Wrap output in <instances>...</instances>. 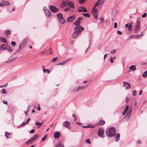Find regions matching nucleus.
Masks as SVG:
<instances>
[{
	"label": "nucleus",
	"mask_w": 147,
	"mask_h": 147,
	"mask_svg": "<svg viewBox=\"0 0 147 147\" xmlns=\"http://www.w3.org/2000/svg\"><path fill=\"white\" fill-rule=\"evenodd\" d=\"M74 32L72 34V37L74 38H76L82 31L84 30V28L81 26H76L74 28Z\"/></svg>",
	"instance_id": "1"
},
{
	"label": "nucleus",
	"mask_w": 147,
	"mask_h": 147,
	"mask_svg": "<svg viewBox=\"0 0 147 147\" xmlns=\"http://www.w3.org/2000/svg\"><path fill=\"white\" fill-rule=\"evenodd\" d=\"M116 133L115 128L114 127L108 128L106 132V135L108 137L111 138L114 136Z\"/></svg>",
	"instance_id": "2"
},
{
	"label": "nucleus",
	"mask_w": 147,
	"mask_h": 147,
	"mask_svg": "<svg viewBox=\"0 0 147 147\" xmlns=\"http://www.w3.org/2000/svg\"><path fill=\"white\" fill-rule=\"evenodd\" d=\"M141 18L140 17H138L137 18L135 25L134 27V32L137 33L139 32L140 28V20Z\"/></svg>",
	"instance_id": "3"
},
{
	"label": "nucleus",
	"mask_w": 147,
	"mask_h": 147,
	"mask_svg": "<svg viewBox=\"0 0 147 147\" xmlns=\"http://www.w3.org/2000/svg\"><path fill=\"white\" fill-rule=\"evenodd\" d=\"M58 20L60 23L63 24L66 22L65 20L63 18V15L61 13H59L57 15Z\"/></svg>",
	"instance_id": "4"
},
{
	"label": "nucleus",
	"mask_w": 147,
	"mask_h": 147,
	"mask_svg": "<svg viewBox=\"0 0 147 147\" xmlns=\"http://www.w3.org/2000/svg\"><path fill=\"white\" fill-rule=\"evenodd\" d=\"M95 7H94H94L92 8V12L94 18L96 19H97L98 14V9L95 8Z\"/></svg>",
	"instance_id": "5"
},
{
	"label": "nucleus",
	"mask_w": 147,
	"mask_h": 147,
	"mask_svg": "<svg viewBox=\"0 0 147 147\" xmlns=\"http://www.w3.org/2000/svg\"><path fill=\"white\" fill-rule=\"evenodd\" d=\"M28 38H24L22 41V42L20 43L19 45V48H20V50L24 48L26 44L27 41L28 40Z\"/></svg>",
	"instance_id": "6"
},
{
	"label": "nucleus",
	"mask_w": 147,
	"mask_h": 147,
	"mask_svg": "<svg viewBox=\"0 0 147 147\" xmlns=\"http://www.w3.org/2000/svg\"><path fill=\"white\" fill-rule=\"evenodd\" d=\"M86 88L84 86H77L74 88L72 90V91L74 92H78L79 90H84Z\"/></svg>",
	"instance_id": "7"
},
{
	"label": "nucleus",
	"mask_w": 147,
	"mask_h": 147,
	"mask_svg": "<svg viewBox=\"0 0 147 147\" xmlns=\"http://www.w3.org/2000/svg\"><path fill=\"white\" fill-rule=\"evenodd\" d=\"M51 11L54 13H56L59 11V9L54 5H51L49 6Z\"/></svg>",
	"instance_id": "8"
},
{
	"label": "nucleus",
	"mask_w": 147,
	"mask_h": 147,
	"mask_svg": "<svg viewBox=\"0 0 147 147\" xmlns=\"http://www.w3.org/2000/svg\"><path fill=\"white\" fill-rule=\"evenodd\" d=\"M104 2V1L103 0H98L94 5V7H96L97 6H98L99 7H101L103 4Z\"/></svg>",
	"instance_id": "9"
},
{
	"label": "nucleus",
	"mask_w": 147,
	"mask_h": 147,
	"mask_svg": "<svg viewBox=\"0 0 147 147\" xmlns=\"http://www.w3.org/2000/svg\"><path fill=\"white\" fill-rule=\"evenodd\" d=\"M104 129L101 128H99L98 130V135L100 136L101 137H102L103 138L105 137V136L103 134V133L104 132Z\"/></svg>",
	"instance_id": "10"
},
{
	"label": "nucleus",
	"mask_w": 147,
	"mask_h": 147,
	"mask_svg": "<svg viewBox=\"0 0 147 147\" xmlns=\"http://www.w3.org/2000/svg\"><path fill=\"white\" fill-rule=\"evenodd\" d=\"M143 35V33L142 32L140 34H137L136 35H131L129 36V37L130 38H138L142 37Z\"/></svg>",
	"instance_id": "11"
},
{
	"label": "nucleus",
	"mask_w": 147,
	"mask_h": 147,
	"mask_svg": "<svg viewBox=\"0 0 147 147\" xmlns=\"http://www.w3.org/2000/svg\"><path fill=\"white\" fill-rule=\"evenodd\" d=\"M123 85L124 87H125L126 90L130 89L131 88V86L130 84L128 82L124 81L123 82Z\"/></svg>",
	"instance_id": "12"
},
{
	"label": "nucleus",
	"mask_w": 147,
	"mask_h": 147,
	"mask_svg": "<svg viewBox=\"0 0 147 147\" xmlns=\"http://www.w3.org/2000/svg\"><path fill=\"white\" fill-rule=\"evenodd\" d=\"M83 18L81 17L78 18L76 20V21L74 22V24L75 26H79L81 23V20H83Z\"/></svg>",
	"instance_id": "13"
},
{
	"label": "nucleus",
	"mask_w": 147,
	"mask_h": 147,
	"mask_svg": "<svg viewBox=\"0 0 147 147\" xmlns=\"http://www.w3.org/2000/svg\"><path fill=\"white\" fill-rule=\"evenodd\" d=\"M44 9L46 16L48 18L51 17L52 14L45 7Z\"/></svg>",
	"instance_id": "14"
},
{
	"label": "nucleus",
	"mask_w": 147,
	"mask_h": 147,
	"mask_svg": "<svg viewBox=\"0 0 147 147\" xmlns=\"http://www.w3.org/2000/svg\"><path fill=\"white\" fill-rule=\"evenodd\" d=\"M68 2V0H63L62 1V3L61 4V7L63 8L67 5Z\"/></svg>",
	"instance_id": "15"
},
{
	"label": "nucleus",
	"mask_w": 147,
	"mask_h": 147,
	"mask_svg": "<svg viewBox=\"0 0 147 147\" xmlns=\"http://www.w3.org/2000/svg\"><path fill=\"white\" fill-rule=\"evenodd\" d=\"M63 125L66 128H68L69 129H70L71 127H69L70 125V123L67 121H65L63 123Z\"/></svg>",
	"instance_id": "16"
},
{
	"label": "nucleus",
	"mask_w": 147,
	"mask_h": 147,
	"mask_svg": "<svg viewBox=\"0 0 147 147\" xmlns=\"http://www.w3.org/2000/svg\"><path fill=\"white\" fill-rule=\"evenodd\" d=\"M76 18V17L75 15L71 16L67 18V21L68 22H71L75 19Z\"/></svg>",
	"instance_id": "17"
},
{
	"label": "nucleus",
	"mask_w": 147,
	"mask_h": 147,
	"mask_svg": "<svg viewBox=\"0 0 147 147\" xmlns=\"http://www.w3.org/2000/svg\"><path fill=\"white\" fill-rule=\"evenodd\" d=\"M61 135L59 131H57L54 134L53 137L55 139H58L60 137Z\"/></svg>",
	"instance_id": "18"
},
{
	"label": "nucleus",
	"mask_w": 147,
	"mask_h": 147,
	"mask_svg": "<svg viewBox=\"0 0 147 147\" xmlns=\"http://www.w3.org/2000/svg\"><path fill=\"white\" fill-rule=\"evenodd\" d=\"M132 111V108L131 107V106L129 108V109L127 113L126 116H128V117H129L131 116V113Z\"/></svg>",
	"instance_id": "19"
},
{
	"label": "nucleus",
	"mask_w": 147,
	"mask_h": 147,
	"mask_svg": "<svg viewBox=\"0 0 147 147\" xmlns=\"http://www.w3.org/2000/svg\"><path fill=\"white\" fill-rule=\"evenodd\" d=\"M7 47V45L5 44H3L0 47V51H1L3 50H6Z\"/></svg>",
	"instance_id": "20"
},
{
	"label": "nucleus",
	"mask_w": 147,
	"mask_h": 147,
	"mask_svg": "<svg viewBox=\"0 0 147 147\" xmlns=\"http://www.w3.org/2000/svg\"><path fill=\"white\" fill-rule=\"evenodd\" d=\"M82 9H77L78 11V12H80L82 11H83L84 12H86L87 11V10L86 8L84 7V6H82Z\"/></svg>",
	"instance_id": "21"
},
{
	"label": "nucleus",
	"mask_w": 147,
	"mask_h": 147,
	"mask_svg": "<svg viewBox=\"0 0 147 147\" xmlns=\"http://www.w3.org/2000/svg\"><path fill=\"white\" fill-rule=\"evenodd\" d=\"M120 137V135L119 133H117L116 136H115V141L116 142H118Z\"/></svg>",
	"instance_id": "22"
},
{
	"label": "nucleus",
	"mask_w": 147,
	"mask_h": 147,
	"mask_svg": "<svg viewBox=\"0 0 147 147\" xmlns=\"http://www.w3.org/2000/svg\"><path fill=\"white\" fill-rule=\"evenodd\" d=\"M129 108V106L128 105H127L125 109L123 111V112L122 113L123 115H124L126 112H127L128 109Z\"/></svg>",
	"instance_id": "23"
},
{
	"label": "nucleus",
	"mask_w": 147,
	"mask_h": 147,
	"mask_svg": "<svg viewBox=\"0 0 147 147\" xmlns=\"http://www.w3.org/2000/svg\"><path fill=\"white\" fill-rule=\"evenodd\" d=\"M67 5L70 7L73 8H74V3L70 1L69 0Z\"/></svg>",
	"instance_id": "24"
},
{
	"label": "nucleus",
	"mask_w": 147,
	"mask_h": 147,
	"mask_svg": "<svg viewBox=\"0 0 147 147\" xmlns=\"http://www.w3.org/2000/svg\"><path fill=\"white\" fill-rule=\"evenodd\" d=\"M129 25L127 27L128 30L129 32H130L132 30V22H131L130 23H129Z\"/></svg>",
	"instance_id": "25"
},
{
	"label": "nucleus",
	"mask_w": 147,
	"mask_h": 147,
	"mask_svg": "<svg viewBox=\"0 0 147 147\" xmlns=\"http://www.w3.org/2000/svg\"><path fill=\"white\" fill-rule=\"evenodd\" d=\"M34 142V141L31 138H30V139H29L26 142V143L27 144L29 145L30 144Z\"/></svg>",
	"instance_id": "26"
},
{
	"label": "nucleus",
	"mask_w": 147,
	"mask_h": 147,
	"mask_svg": "<svg viewBox=\"0 0 147 147\" xmlns=\"http://www.w3.org/2000/svg\"><path fill=\"white\" fill-rule=\"evenodd\" d=\"M105 123V121L103 120H100V121L97 123V125H103Z\"/></svg>",
	"instance_id": "27"
},
{
	"label": "nucleus",
	"mask_w": 147,
	"mask_h": 147,
	"mask_svg": "<svg viewBox=\"0 0 147 147\" xmlns=\"http://www.w3.org/2000/svg\"><path fill=\"white\" fill-rule=\"evenodd\" d=\"M4 33L7 36H8L11 34V32L9 30H7L4 32Z\"/></svg>",
	"instance_id": "28"
},
{
	"label": "nucleus",
	"mask_w": 147,
	"mask_h": 147,
	"mask_svg": "<svg viewBox=\"0 0 147 147\" xmlns=\"http://www.w3.org/2000/svg\"><path fill=\"white\" fill-rule=\"evenodd\" d=\"M0 39L1 40H0V42H4L5 43L7 44L8 43L7 40L4 38H3L1 37H0Z\"/></svg>",
	"instance_id": "29"
},
{
	"label": "nucleus",
	"mask_w": 147,
	"mask_h": 147,
	"mask_svg": "<svg viewBox=\"0 0 147 147\" xmlns=\"http://www.w3.org/2000/svg\"><path fill=\"white\" fill-rule=\"evenodd\" d=\"M39 137V136L38 134H36L34 135V136L32 138H31L34 142Z\"/></svg>",
	"instance_id": "30"
},
{
	"label": "nucleus",
	"mask_w": 147,
	"mask_h": 147,
	"mask_svg": "<svg viewBox=\"0 0 147 147\" xmlns=\"http://www.w3.org/2000/svg\"><path fill=\"white\" fill-rule=\"evenodd\" d=\"M55 147H64V146L61 142H59L58 144L56 145Z\"/></svg>",
	"instance_id": "31"
},
{
	"label": "nucleus",
	"mask_w": 147,
	"mask_h": 147,
	"mask_svg": "<svg viewBox=\"0 0 147 147\" xmlns=\"http://www.w3.org/2000/svg\"><path fill=\"white\" fill-rule=\"evenodd\" d=\"M129 69H131L134 71H135L136 69V68L134 65H132L130 66L129 68Z\"/></svg>",
	"instance_id": "32"
},
{
	"label": "nucleus",
	"mask_w": 147,
	"mask_h": 147,
	"mask_svg": "<svg viewBox=\"0 0 147 147\" xmlns=\"http://www.w3.org/2000/svg\"><path fill=\"white\" fill-rule=\"evenodd\" d=\"M81 14L84 15V16L88 18H89L90 16L89 13H81Z\"/></svg>",
	"instance_id": "33"
},
{
	"label": "nucleus",
	"mask_w": 147,
	"mask_h": 147,
	"mask_svg": "<svg viewBox=\"0 0 147 147\" xmlns=\"http://www.w3.org/2000/svg\"><path fill=\"white\" fill-rule=\"evenodd\" d=\"M6 49L8 51L11 52L12 51L13 49L11 47H9L7 45V47H6Z\"/></svg>",
	"instance_id": "34"
},
{
	"label": "nucleus",
	"mask_w": 147,
	"mask_h": 147,
	"mask_svg": "<svg viewBox=\"0 0 147 147\" xmlns=\"http://www.w3.org/2000/svg\"><path fill=\"white\" fill-rule=\"evenodd\" d=\"M35 123L36 125L39 126V127H38V128H40L42 124V123L39 122H37L36 121L35 122Z\"/></svg>",
	"instance_id": "35"
},
{
	"label": "nucleus",
	"mask_w": 147,
	"mask_h": 147,
	"mask_svg": "<svg viewBox=\"0 0 147 147\" xmlns=\"http://www.w3.org/2000/svg\"><path fill=\"white\" fill-rule=\"evenodd\" d=\"M5 136L7 138H9L8 137L10 135V134L7 131H5Z\"/></svg>",
	"instance_id": "36"
},
{
	"label": "nucleus",
	"mask_w": 147,
	"mask_h": 147,
	"mask_svg": "<svg viewBox=\"0 0 147 147\" xmlns=\"http://www.w3.org/2000/svg\"><path fill=\"white\" fill-rule=\"evenodd\" d=\"M132 95L133 96H136L137 94V92L136 90H134L132 91Z\"/></svg>",
	"instance_id": "37"
},
{
	"label": "nucleus",
	"mask_w": 147,
	"mask_h": 147,
	"mask_svg": "<svg viewBox=\"0 0 147 147\" xmlns=\"http://www.w3.org/2000/svg\"><path fill=\"white\" fill-rule=\"evenodd\" d=\"M87 127H88L89 128H94L95 127V125L88 124L87 125Z\"/></svg>",
	"instance_id": "38"
},
{
	"label": "nucleus",
	"mask_w": 147,
	"mask_h": 147,
	"mask_svg": "<svg viewBox=\"0 0 147 147\" xmlns=\"http://www.w3.org/2000/svg\"><path fill=\"white\" fill-rule=\"evenodd\" d=\"M147 75V71L144 72V73L142 74L143 77L144 78H145Z\"/></svg>",
	"instance_id": "39"
},
{
	"label": "nucleus",
	"mask_w": 147,
	"mask_h": 147,
	"mask_svg": "<svg viewBox=\"0 0 147 147\" xmlns=\"http://www.w3.org/2000/svg\"><path fill=\"white\" fill-rule=\"evenodd\" d=\"M4 3L5 6H6V5H9L10 4V3H9V2L7 1L4 2Z\"/></svg>",
	"instance_id": "40"
},
{
	"label": "nucleus",
	"mask_w": 147,
	"mask_h": 147,
	"mask_svg": "<svg viewBox=\"0 0 147 147\" xmlns=\"http://www.w3.org/2000/svg\"><path fill=\"white\" fill-rule=\"evenodd\" d=\"M47 135H45L42 138V141H45V140L46 139V138H47Z\"/></svg>",
	"instance_id": "41"
},
{
	"label": "nucleus",
	"mask_w": 147,
	"mask_h": 147,
	"mask_svg": "<svg viewBox=\"0 0 147 147\" xmlns=\"http://www.w3.org/2000/svg\"><path fill=\"white\" fill-rule=\"evenodd\" d=\"M71 59V58H69V59H67L63 61V62L64 64H65V63H66L67 62L70 61V60Z\"/></svg>",
	"instance_id": "42"
},
{
	"label": "nucleus",
	"mask_w": 147,
	"mask_h": 147,
	"mask_svg": "<svg viewBox=\"0 0 147 147\" xmlns=\"http://www.w3.org/2000/svg\"><path fill=\"white\" fill-rule=\"evenodd\" d=\"M71 59V58H69V59H67L63 61V62L64 64H65V63H66L67 62L70 61V60Z\"/></svg>",
	"instance_id": "43"
},
{
	"label": "nucleus",
	"mask_w": 147,
	"mask_h": 147,
	"mask_svg": "<svg viewBox=\"0 0 147 147\" xmlns=\"http://www.w3.org/2000/svg\"><path fill=\"white\" fill-rule=\"evenodd\" d=\"M1 92L4 94H6L7 93V92L5 91V89L4 88H3L1 90Z\"/></svg>",
	"instance_id": "44"
},
{
	"label": "nucleus",
	"mask_w": 147,
	"mask_h": 147,
	"mask_svg": "<svg viewBox=\"0 0 147 147\" xmlns=\"http://www.w3.org/2000/svg\"><path fill=\"white\" fill-rule=\"evenodd\" d=\"M85 0H79V2L80 3L83 4L85 2Z\"/></svg>",
	"instance_id": "45"
},
{
	"label": "nucleus",
	"mask_w": 147,
	"mask_h": 147,
	"mask_svg": "<svg viewBox=\"0 0 147 147\" xmlns=\"http://www.w3.org/2000/svg\"><path fill=\"white\" fill-rule=\"evenodd\" d=\"M147 16L146 13L145 12L144 13L143 15L142 16V17L143 18H145Z\"/></svg>",
	"instance_id": "46"
},
{
	"label": "nucleus",
	"mask_w": 147,
	"mask_h": 147,
	"mask_svg": "<svg viewBox=\"0 0 147 147\" xmlns=\"http://www.w3.org/2000/svg\"><path fill=\"white\" fill-rule=\"evenodd\" d=\"M16 44V42H15L12 41L11 42V44L13 47H15L14 45Z\"/></svg>",
	"instance_id": "47"
},
{
	"label": "nucleus",
	"mask_w": 147,
	"mask_h": 147,
	"mask_svg": "<svg viewBox=\"0 0 147 147\" xmlns=\"http://www.w3.org/2000/svg\"><path fill=\"white\" fill-rule=\"evenodd\" d=\"M116 51V50L114 49L113 50H112L111 51L110 53L111 54H113L115 53Z\"/></svg>",
	"instance_id": "48"
},
{
	"label": "nucleus",
	"mask_w": 147,
	"mask_h": 147,
	"mask_svg": "<svg viewBox=\"0 0 147 147\" xmlns=\"http://www.w3.org/2000/svg\"><path fill=\"white\" fill-rule=\"evenodd\" d=\"M72 116L74 118V121H76L77 119V118H76V115H74V114H73L72 115Z\"/></svg>",
	"instance_id": "49"
},
{
	"label": "nucleus",
	"mask_w": 147,
	"mask_h": 147,
	"mask_svg": "<svg viewBox=\"0 0 147 147\" xmlns=\"http://www.w3.org/2000/svg\"><path fill=\"white\" fill-rule=\"evenodd\" d=\"M16 58H12V59H10V60L9 61H6L5 62V63H6V62H8V63H10L11 62V61H13V60L15 59Z\"/></svg>",
	"instance_id": "50"
},
{
	"label": "nucleus",
	"mask_w": 147,
	"mask_h": 147,
	"mask_svg": "<svg viewBox=\"0 0 147 147\" xmlns=\"http://www.w3.org/2000/svg\"><path fill=\"white\" fill-rule=\"evenodd\" d=\"M35 132V130L34 129H32L31 130L29 131V132L30 134H32L34 133Z\"/></svg>",
	"instance_id": "51"
},
{
	"label": "nucleus",
	"mask_w": 147,
	"mask_h": 147,
	"mask_svg": "<svg viewBox=\"0 0 147 147\" xmlns=\"http://www.w3.org/2000/svg\"><path fill=\"white\" fill-rule=\"evenodd\" d=\"M129 100V97H126L125 99V101L127 103L128 102V101Z\"/></svg>",
	"instance_id": "52"
},
{
	"label": "nucleus",
	"mask_w": 147,
	"mask_h": 147,
	"mask_svg": "<svg viewBox=\"0 0 147 147\" xmlns=\"http://www.w3.org/2000/svg\"><path fill=\"white\" fill-rule=\"evenodd\" d=\"M109 60L110 61V62L111 63H113L114 62L113 61V57H111V59H110Z\"/></svg>",
	"instance_id": "53"
},
{
	"label": "nucleus",
	"mask_w": 147,
	"mask_h": 147,
	"mask_svg": "<svg viewBox=\"0 0 147 147\" xmlns=\"http://www.w3.org/2000/svg\"><path fill=\"white\" fill-rule=\"evenodd\" d=\"M30 105H28V107L27 111V112L28 113L29 112V111L30 109Z\"/></svg>",
	"instance_id": "54"
},
{
	"label": "nucleus",
	"mask_w": 147,
	"mask_h": 147,
	"mask_svg": "<svg viewBox=\"0 0 147 147\" xmlns=\"http://www.w3.org/2000/svg\"><path fill=\"white\" fill-rule=\"evenodd\" d=\"M26 124V123L25 122H23L22 123L20 124V125L21 127L24 126Z\"/></svg>",
	"instance_id": "55"
},
{
	"label": "nucleus",
	"mask_w": 147,
	"mask_h": 147,
	"mask_svg": "<svg viewBox=\"0 0 147 147\" xmlns=\"http://www.w3.org/2000/svg\"><path fill=\"white\" fill-rule=\"evenodd\" d=\"M7 85H8V84L7 83H6V84H5L4 85H2V86H0V88L2 87H7Z\"/></svg>",
	"instance_id": "56"
},
{
	"label": "nucleus",
	"mask_w": 147,
	"mask_h": 147,
	"mask_svg": "<svg viewBox=\"0 0 147 147\" xmlns=\"http://www.w3.org/2000/svg\"><path fill=\"white\" fill-rule=\"evenodd\" d=\"M57 59V57H56L53 58V59L52 60V61L53 62L55 61Z\"/></svg>",
	"instance_id": "57"
},
{
	"label": "nucleus",
	"mask_w": 147,
	"mask_h": 147,
	"mask_svg": "<svg viewBox=\"0 0 147 147\" xmlns=\"http://www.w3.org/2000/svg\"><path fill=\"white\" fill-rule=\"evenodd\" d=\"M69 10V8L68 7H66L64 11H67L68 10Z\"/></svg>",
	"instance_id": "58"
},
{
	"label": "nucleus",
	"mask_w": 147,
	"mask_h": 147,
	"mask_svg": "<svg viewBox=\"0 0 147 147\" xmlns=\"http://www.w3.org/2000/svg\"><path fill=\"white\" fill-rule=\"evenodd\" d=\"M64 63H63V62H61V63H59V64H57V65H64Z\"/></svg>",
	"instance_id": "59"
},
{
	"label": "nucleus",
	"mask_w": 147,
	"mask_h": 147,
	"mask_svg": "<svg viewBox=\"0 0 147 147\" xmlns=\"http://www.w3.org/2000/svg\"><path fill=\"white\" fill-rule=\"evenodd\" d=\"M117 34L119 35H121L122 34V32L120 31H117Z\"/></svg>",
	"instance_id": "60"
},
{
	"label": "nucleus",
	"mask_w": 147,
	"mask_h": 147,
	"mask_svg": "<svg viewBox=\"0 0 147 147\" xmlns=\"http://www.w3.org/2000/svg\"><path fill=\"white\" fill-rule=\"evenodd\" d=\"M3 102L6 105L7 104V100H3Z\"/></svg>",
	"instance_id": "61"
},
{
	"label": "nucleus",
	"mask_w": 147,
	"mask_h": 147,
	"mask_svg": "<svg viewBox=\"0 0 147 147\" xmlns=\"http://www.w3.org/2000/svg\"><path fill=\"white\" fill-rule=\"evenodd\" d=\"M86 143H90V140L89 139H88L86 140Z\"/></svg>",
	"instance_id": "62"
},
{
	"label": "nucleus",
	"mask_w": 147,
	"mask_h": 147,
	"mask_svg": "<svg viewBox=\"0 0 147 147\" xmlns=\"http://www.w3.org/2000/svg\"><path fill=\"white\" fill-rule=\"evenodd\" d=\"M137 143L138 144H140L141 143L140 140H138L137 141Z\"/></svg>",
	"instance_id": "63"
},
{
	"label": "nucleus",
	"mask_w": 147,
	"mask_h": 147,
	"mask_svg": "<svg viewBox=\"0 0 147 147\" xmlns=\"http://www.w3.org/2000/svg\"><path fill=\"white\" fill-rule=\"evenodd\" d=\"M142 90H140L139 95H141L142 93Z\"/></svg>",
	"instance_id": "64"
}]
</instances>
